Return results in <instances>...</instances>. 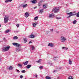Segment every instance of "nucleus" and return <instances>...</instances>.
<instances>
[{
	"label": "nucleus",
	"instance_id": "1",
	"mask_svg": "<svg viewBox=\"0 0 79 79\" xmlns=\"http://www.w3.org/2000/svg\"><path fill=\"white\" fill-rule=\"evenodd\" d=\"M10 48V46H6L3 47L2 48V52H6V51H8L9 49Z\"/></svg>",
	"mask_w": 79,
	"mask_h": 79
},
{
	"label": "nucleus",
	"instance_id": "2",
	"mask_svg": "<svg viewBox=\"0 0 79 79\" xmlns=\"http://www.w3.org/2000/svg\"><path fill=\"white\" fill-rule=\"evenodd\" d=\"M67 15H69L67 17V18H69L71 17V16H75L76 15V14H74V13H73V12H71L70 13H69L67 14Z\"/></svg>",
	"mask_w": 79,
	"mask_h": 79
},
{
	"label": "nucleus",
	"instance_id": "3",
	"mask_svg": "<svg viewBox=\"0 0 79 79\" xmlns=\"http://www.w3.org/2000/svg\"><path fill=\"white\" fill-rule=\"evenodd\" d=\"M60 11V9H57L56 8V7H54L53 8L52 10V11L53 12V11H54V13H58V11Z\"/></svg>",
	"mask_w": 79,
	"mask_h": 79
},
{
	"label": "nucleus",
	"instance_id": "4",
	"mask_svg": "<svg viewBox=\"0 0 79 79\" xmlns=\"http://www.w3.org/2000/svg\"><path fill=\"white\" fill-rule=\"evenodd\" d=\"M8 16H6L4 17V23H6L8 22Z\"/></svg>",
	"mask_w": 79,
	"mask_h": 79
},
{
	"label": "nucleus",
	"instance_id": "5",
	"mask_svg": "<svg viewBox=\"0 0 79 79\" xmlns=\"http://www.w3.org/2000/svg\"><path fill=\"white\" fill-rule=\"evenodd\" d=\"M12 44L13 45H14V46H15V47H19L20 46V44H18L17 43H13Z\"/></svg>",
	"mask_w": 79,
	"mask_h": 79
},
{
	"label": "nucleus",
	"instance_id": "6",
	"mask_svg": "<svg viewBox=\"0 0 79 79\" xmlns=\"http://www.w3.org/2000/svg\"><path fill=\"white\" fill-rule=\"evenodd\" d=\"M60 39L61 42H65V40H66V39H65L64 37L61 36L60 37Z\"/></svg>",
	"mask_w": 79,
	"mask_h": 79
},
{
	"label": "nucleus",
	"instance_id": "7",
	"mask_svg": "<svg viewBox=\"0 0 79 79\" xmlns=\"http://www.w3.org/2000/svg\"><path fill=\"white\" fill-rule=\"evenodd\" d=\"M39 23L37 22H35V23H33L32 24L33 27H35L37 25V24H38Z\"/></svg>",
	"mask_w": 79,
	"mask_h": 79
},
{
	"label": "nucleus",
	"instance_id": "8",
	"mask_svg": "<svg viewBox=\"0 0 79 79\" xmlns=\"http://www.w3.org/2000/svg\"><path fill=\"white\" fill-rule=\"evenodd\" d=\"M48 46L51 47H53V44L52 43H49L48 44Z\"/></svg>",
	"mask_w": 79,
	"mask_h": 79
},
{
	"label": "nucleus",
	"instance_id": "9",
	"mask_svg": "<svg viewBox=\"0 0 79 79\" xmlns=\"http://www.w3.org/2000/svg\"><path fill=\"white\" fill-rule=\"evenodd\" d=\"M39 12L40 13H42L44 12V9H42L39 10Z\"/></svg>",
	"mask_w": 79,
	"mask_h": 79
},
{
	"label": "nucleus",
	"instance_id": "10",
	"mask_svg": "<svg viewBox=\"0 0 79 79\" xmlns=\"http://www.w3.org/2000/svg\"><path fill=\"white\" fill-rule=\"evenodd\" d=\"M54 16V14L53 13L49 15V17L50 18H52V17H53Z\"/></svg>",
	"mask_w": 79,
	"mask_h": 79
},
{
	"label": "nucleus",
	"instance_id": "11",
	"mask_svg": "<svg viewBox=\"0 0 79 79\" xmlns=\"http://www.w3.org/2000/svg\"><path fill=\"white\" fill-rule=\"evenodd\" d=\"M25 15L26 18H27V17H28V16H29V14H28V13L27 12H26L25 14Z\"/></svg>",
	"mask_w": 79,
	"mask_h": 79
},
{
	"label": "nucleus",
	"instance_id": "12",
	"mask_svg": "<svg viewBox=\"0 0 79 79\" xmlns=\"http://www.w3.org/2000/svg\"><path fill=\"white\" fill-rule=\"evenodd\" d=\"M16 51L17 52H19V51H21V48H16Z\"/></svg>",
	"mask_w": 79,
	"mask_h": 79
},
{
	"label": "nucleus",
	"instance_id": "13",
	"mask_svg": "<svg viewBox=\"0 0 79 79\" xmlns=\"http://www.w3.org/2000/svg\"><path fill=\"white\" fill-rule=\"evenodd\" d=\"M31 64L27 65L26 66V68L28 69H29V68L31 67Z\"/></svg>",
	"mask_w": 79,
	"mask_h": 79
},
{
	"label": "nucleus",
	"instance_id": "14",
	"mask_svg": "<svg viewBox=\"0 0 79 79\" xmlns=\"http://www.w3.org/2000/svg\"><path fill=\"white\" fill-rule=\"evenodd\" d=\"M28 62H29V61H26L25 62H23V64L24 65H27V64L28 63Z\"/></svg>",
	"mask_w": 79,
	"mask_h": 79
},
{
	"label": "nucleus",
	"instance_id": "15",
	"mask_svg": "<svg viewBox=\"0 0 79 79\" xmlns=\"http://www.w3.org/2000/svg\"><path fill=\"white\" fill-rule=\"evenodd\" d=\"M43 8L46 9L47 8V5L46 4H44L43 5Z\"/></svg>",
	"mask_w": 79,
	"mask_h": 79
},
{
	"label": "nucleus",
	"instance_id": "16",
	"mask_svg": "<svg viewBox=\"0 0 79 79\" xmlns=\"http://www.w3.org/2000/svg\"><path fill=\"white\" fill-rule=\"evenodd\" d=\"M27 6V4H23V5L22 7L23 8H26V7Z\"/></svg>",
	"mask_w": 79,
	"mask_h": 79
},
{
	"label": "nucleus",
	"instance_id": "17",
	"mask_svg": "<svg viewBox=\"0 0 79 79\" xmlns=\"http://www.w3.org/2000/svg\"><path fill=\"white\" fill-rule=\"evenodd\" d=\"M29 37L30 38H34L35 36L34 35H31Z\"/></svg>",
	"mask_w": 79,
	"mask_h": 79
},
{
	"label": "nucleus",
	"instance_id": "18",
	"mask_svg": "<svg viewBox=\"0 0 79 79\" xmlns=\"http://www.w3.org/2000/svg\"><path fill=\"white\" fill-rule=\"evenodd\" d=\"M42 61V59H40L38 61H36V62L38 63H40Z\"/></svg>",
	"mask_w": 79,
	"mask_h": 79
},
{
	"label": "nucleus",
	"instance_id": "19",
	"mask_svg": "<svg viewBox=\"0 0 79 79\" xmlns=\"http://www.w3.org/2000/svg\"><path fill=\"white\" fill-rule=\"evenodd\" d=\"M31 2L32 3H34V4H35L36 3V0H33V1H31Z\"/></svg>",
	"mask_w": 79,
	"mask_h": 79
},
{
	"label": "nucleus",
	"instance_id": "20",
	"mask_svg": "<svg viewBox=\"0 0 79 79\" xmlns=\"http://www.w3.org/2000/svg\"><path fill=\"white\" fill-rule=\"evenodd\" d=\"M10 32V30L7 29L5 31V33H9Z\"/></svg>",
	"mask_w": 79,
	"mask_h": 79
},
{
	"label": "nucleus",
	"instance_id": "21",
	"mask_svg": "<svg viewBox=\"0 0 79 79\" xmlns=\"http://www.w3.org/2000/svg\"><path fill=\"white\" fill-rule=\"evenodd\" d=\"M69 64H72V61L71 59H69Z\"/></svg>",
	"mask_w": 79,
	"mask_h": 79
},
{
	"label": "nucleus",
	"instance_id": "22",
	"mask_svg": "<svg viewBox=\"0 0 79 79\" xmlns=\"http://www.w3.org/2000/svg\"><path fill=\"white\" fill-rule=\"evenodd\" d=\"M9 70H12L13 69V67L11 66H10L9 68Z\"/></svg>",
	"mask_w": 79,
	"mask_h": 79
},
{
	"label": "nucleus",
	"instance_id": "23",
	"mask_svg": "<svg viewBox=\"0 0 79 79\" xmlns=\"http://www.w3.org/2000/svg\"><path fill=\"white\" fill-rule=\"evenodd\" d=\"M13 39L14 40H16L18 39V37L17 36H15L13 37Z\"/></svg>",
	"mask_w": 79,
	"mask_h": 79
},
{
	"label": "nucleus",
	"instance_id": "24",
	"mask_svg": "<svg viewBox=\"0 0 79 79\" xmlns=\"http://www.w3.org/2000/svg\"><path fill=\"white\" fill-rule=\"evenodd\" d=\"M73 78H74L72 76H70L68 77V79H73Z\"/></svg>",
	"mask_w": 79,
	"mask_h": 79
},
{
	"label": "nucleus",
	"instance_id": "25",
	"mask_svg": "<svg viewBox=\"0 0 79 79\" xmlns=\"http://www.w3.org/2000/svg\"><path fill=\"white\" fill-rule=\"evenodd\" d=\"M18 66L19 67V68H22V64H18Z\"/></svg>",
	"mask_w": 79,
	"mask_h": 79
},
{
	"label": "nucleus",
	"instance_id": "26",
	"mask_svg": "<svg viewBox=\"0 0 79 79\" xmlns=\"http://www.w3.org/2000/svg\"><path fill=\"white\" fill-rule=\"evenodd\" d=\"M77 23V21L76 20H74L73 21V24H76V23Z\"/></svg>",
	"mask_w": 79,
	"mask_h": 79
},
{
	"label": "nucleus",
	"instance_id": "27",
	"mask_svg": "<svg viewBox=\"0 0 79 79\" xmlns=\"http://www.w3.org/2000/svg\"><path fill=\"white\" fill-rule=\"evenodd\" d=\"M38 19V17H35L34 19V20H37Z\"/></svg>",
	"mask_w": 79,
	"mask_h": 79
},
{
	"label": "nucleus",
	"instance_id": "28",
	"mask_svg": "<svg viewBox=\"0 0 79 79\" xmlns=\"http://www.w3.org/2000/svg\"><path fill=\"white\" fill-rule=\"evenodd\" d=\"M46 79H51V78L48 76H46Z\"/></svg>",
	"mask_w": 79,
	"mask_h": 79
},
{
	"label": "nucleus",
	"instance_id": "29",
	"mask_svg": "<svg viewBox=\"0 0 79 79\" xmlns=\"http://www.w3.org/2000/svg\"><path fill=\"white\" fill-rule=\"evenodd\" d=\"M23 40L24 41L25 43H26V42H27V40L26 39V38H24L23 39Z\"/></svg>",
	"mask_w": 79,
	"mask_h": 79
},
{
	"label": "nucleus",
	"instance_id": "30",
	"mask_svg": "<svg viewBox=\"0 0 79 79\" xmlns=\"http://www.w3.org/2000/svg\"><path fill=\"white\" fill-rule=\"evenodd\" d=\"M57 58H58L57 56L54 57L53 58L54 60H56V59H57Z\"/></svg>",
	"mask_w": 79,
	"mask_h": 79
},
{
	"label": "nucleus",
	"instance_id": "31",
	"mask_svg": "<svg viewBox=\"0 0 79 79\" xmlns=\"http://www.w3.org/2000/svg\"><path fill=\"white\" fill-rule=\"evenodd\" d=\"M21 72L22 73H26V70H22Z\"/></svg>",
	"mask_w": 79,
	"mask_h": 79
},
{
	"label": "nucleus",
	"instance_id": "32",
	"mask_svg": "<svg viewBox=\"0 0 79 79\" xmlns=\"http://www.w3.org/2000/svg\"><path fill=\"white\" fill-rule=\"evenodd\" d=\"M44 67V66H41L39 67V68L40 69H43V68Z\"/></svg>",
	"mask_w": 79,
	"mask_h": 79
},
{
	"label": "nucleus",
	"instance_id": "33",
	"mask_svg": "<svg viewBox=\"0 0 79 79\" xmlns=\"http://www.w3.org/2000/svg\"><path fill=\"white\" fill-rule=\"evenodd\" d=\"M56 18L57 19H60L61 18V17H56Z\"/></svg>",
	"mask_w": 79,
	"mask_h": 79
},
{
	"label": "nucleus",
	"instance_id": "34",
	"mask_svg": "<svg viewBox=\"0 0 79 79\" xmlns=\"http://www.w3.org/2000/svg\"><path fill=\"white\" fill-rule=\"evenodd\" d=\"M31 48L32 50H34L35 49V48L34 46H32Z\"/></svg>",
	"mask_w": 79,
	"mask_h": 79
},
{
	"label": "nucleus",
	"instance_id": "35",
	"mask_svg": "<svg viewBox=\"0 0 79 79\" xmlns=\"http://www.w3.org/2000/svg\"><path fill=\"white\" fill-rule=\"evenodd\" d=\"M77 17H79V12H78L77 14Z\"/></svg>",
	"mask_w": 79,
	"mask_h": 79
},
{
	"label": "nucleus",
	"instance_id": "36",
	"mask_svg": "<svg viewBox=\"0 0 79 79\" xmlns=\"http://www.w3.org/2000/svg\"><path fill=\"white\" fill-rule=\"evenodd\" d=\"M8 2H9L8 0H6L5 1V3H8Z\"/></svg>",
	"mask_w": 79,
	"mask_h": 79
},
{
	"label": "nucleus",
	"instance_id": "37",
	"mask_svg": "<svg viewBox=\"0 0 79 79\" xmlns=\"http://www.w3.org/2000/svg\"><path fill=\"white\" fill-rule=\"evenodd\" d=\"M16 71H17V72H16L17 73H20L19 70L17 69H16Z\"/></svg>",
	"mask_w": 79,
	"mask_h": 79
},
{
	"label": "nucleus",
	"instance_id": "38",
	"mask_svg": "<svg viewBox=\"0 0 79 79\" xmlns=\"http://www.w3.org/2000/svg\"><path fill=\"white\" fill-rule=\"evenodd\" d=\"M20 78H23V76L22 75H21L20 76Z\"/></svg>",
	"mask_w": 79,
	"mask_h": 79
},
{
	"label": "nucleus",
	"instance_id": "39",
	"mask_svg": "<svg viewBox=\"0 0 79 79\" xmlns=\"http://www.w3.org/2000/svg\"><path fill=\"white\" fill-rule=\"evenodd\" d=\"M40 5H41V4L39 3L38 4V6H40Z\"/></svg>",
	"mask_w": 79,
	"mask_h": 79
},
{
	"label": "nucleus",
	"instance_id": "40",
	"mask_svg": "<svg viewBox=\"0 0 79 79\" xmlns=\"http://www.w3.org/2000/svg\"><path fill=\"white\" fill-rule=\"evenodd\" d=\"M64 50H68V48L65 47V48H64Z\"/></svg>",
	"mask_w": 79,
	"mask_h": 79
},
{
	"label": "nucleus",
	"instance_id": "41",
	"mask_svg": "<svg viewBox=\"0 0 79 79\" xmlns=\"http://www.w3.org/2000/svg\"><path fill=\"white\" fill-rule=\"evenodd\" d=\"M19 24H17L16 25V26H17V27H19Z\"/></svg>",
	"mask_w": 79,
	"mask_h": 79
},
{
	"label": "nucleus",
	"instance_id": "42",
	"mask_svg": "<svg viewBox=\"0 0 79 79\" xmlns=\"http://www.w3.org/2000/svg\"><path fill=\"white\" fill-rule=\"evenodd\" d=\"M9 2H12V0H8Z\"/></svg>",
	"mask_w": 79,
	"mask_h": 79
},
{
	"label": "nucleus",
	"instance_id": "43",
	"mask_svg": "<svg viewBox=\"0 0 79 79\" xmlns=\"http://www.w3.org/2000/svg\"><path fill=\"white\" fill-rule=\"evenodd\" d=\"M53 63H51V64H50V66H52V65H53Z\"/></svg>",
	"mask_w": 79,
	"mask_h": 79
},
{
	"label": "nucleus",
	"instance_id": "44",
	"mask_svg": "<svg viewBox=\"0 0 79 79\" xmlns=\"http://www.w3.org/2000/svg\"><path fill=\"white\" fill-rule=\"evenodd\" d=\"M59 31H56V34H59Z\"/></svg>",
	"mask_w": 79,
	"mask_h": 79
},
{
	"label": "nucleus",
	"instance_id": "45",
	"mask_svg": "<svg viewBox=\"0 0 79 79\" xmlns=\"http://www.w3.org/2000/svg\"><path fill=\"white\" fill-rule=\"evenodd\" d=\"M55 72H56V70H54V71H53V73H55Z\"/></svg>",
	"mask_w": 79,
	"mask_h": 79
},
{
	"label": "nucleus",
	"instance_id": "46",
	"mask_svg": "<svg viewBox=\"0 0 79 79\" xmlns=\"http://www.w3.org/2000/svg\"><path fill=\"white\" fill-rule=\"evenodd\" d=\"M64 48H65V47H62V49H64Z\"/></svg>",
	"mask_w": 79,
	"mask_h": 79
},
{
	"label": "nucleus",
	"instance_id": "47",
	"mask_svg": "<svg viewBox=\"0 0 79 79\" xmlns=\"http://www.w3.org/2000/svg\"><path fill=\"white\" fill-rule=\"evenodd\" d=\"M51 31H52V32H53V29H51Z\"/></svg>",
	"mask_w": 79,
	"mask_h": 79
},
{
	"label": "nucleus",
	"instance_id": "48",
	"mask_svg": "<svg viewBox=\"0 0 79 79\" xmlns=\"http://www.w3.org/2000/svg\"><path fill=\"white\" fill-rule=\"evenodd\" d=\"M37 6L35 7H34V9H35V8H37Z\"/></svg>",
	"mask_w": 79,
	"mask_h": 79
},
{
	"label": "nucleus",
	"instance_id": "49",
	"mask_svg": "<svg viewBox=\"0 0 79 79\" xmlns=\"http://www.w3.org/2000/svg\"><path fill=\"white\" fill-rule=\"evenodd\" d=\"M32 43V42L30 41H29V44H31Z\"/></svg>",
	"mask_w": 79,
	"mask_h": 79
},
{
	"label": "nucleus",
	"instance_id": "50",
	"mask_svg": "<svg viewBox=\"0 0 79 79\" xmlns=\"http://www.w3.org/2000/svg\"><path fill=\"white\" fill-rule=\"evenodd\" d=\"M59 69H62V68L61 67L59 68Z\"/></svg>",
	"mask_w": 79,
	"mask_h": 79
},
{
	"label": "nucleus",
	"instance_id": "51",
	"mask_svg": "<svg viewBox=\"0 0 79 79\" xmlns=\"http://www.w3.org/2000/svg\"><path fill=\"white\" fill-rule=\"evenodd\" d=\"M3 40H5V38H4Z\"/></svg>",
	"mask_w": 79,
	"mask_h": 79
},
{
	"label": "nucleus",
	"instance_id": "52",
	"mask_svg": "<svg viewBox=\"0 0 79 79\" xmlns=\"http://www.w3.org/2000/svg\"><path fill=\"white\" fill-rule=\"evenodd\" d=\"M43 0H41V2H43L44 1H43Z\"/></svg>",
	"mask_w": 79,
	"mask_h": 79
},
{
	"label": "nucleus",
	"instance_id": "53",
	"mask_svg": "<svg viewBox=\"0 0 79 79\" xmlns=\"http://www.w3.org/2000/svg\"><path fill=\"white\" fill-rule=\"evenodd\" d=\"M35 77H37V75H36L35 76Z\"/></svg>",
	"mask_w": 79,
	"mask_h": 79
},
{
	"label": "nucleus",
	"instance_id": "54",
	"mask_svg": "<svg viewBox=\"0 0 79 79\" xmlns=\"http://www.w3.org/2000/svg\"><path fill=\"white\" fill-rule=\"evenodd\" d=\"M1 25L0 24V27H1Z\"/></svg>",
	"mask_w": 79,
	"mask_h": 79
},
{
	"label": "nucleus",
	"instance_id": "55",
	"mask_svg": "<svg viewBox=\"0 0 79 79\" xmlns=\"http://www.w3.org/2000/svg\"><path fill=\"white\" fill-rule=\"evenodd\" d=\"M58 8H59H59H60V7H58Z\"/></svg>",
	"mask_w": 79,
	"mask_h": 79
},
{
	"label": "nucleus",
	"instance_id": "56",
	"mask_svg": "<svg viewBox=\"0 0 79 79\" xmlns=\"http://www.w3.org/2000/svg\"><path fill=\"white\" fill-rule=\"evenodd\" d=\"M1 60L0 59V61Z\"/></svg>",
	"mask_w": 79,
	"mask_h": 79
}]
</instances>
